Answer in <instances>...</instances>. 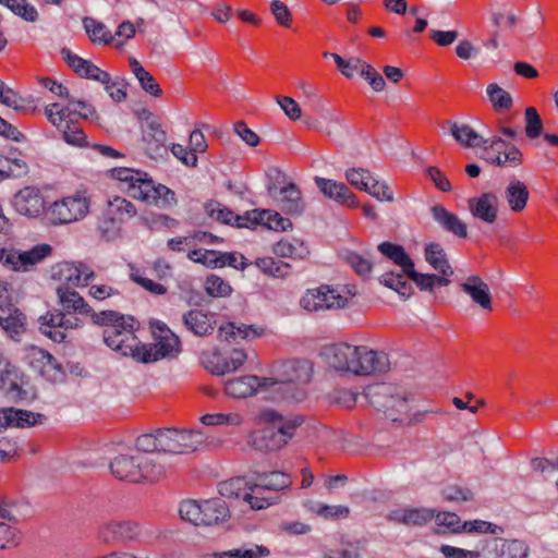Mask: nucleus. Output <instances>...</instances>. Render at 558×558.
Segmentation results:
<instances>
[{"mask_svg": "<svg viewBox=\"0 0 558 558\" xmlns=\"http://www.w3.org/2000/svg\"><path fill=\"white\" fill-rule=\"evenodd\" d=\"M291 483L288 474L275 471L258 474L254 482L241 476L227 480L218 485V492L221 497L243 500L252 510H262L279 501L270 492L286 489Z\"/></svg>", "mask_w": 558, "mask_h": 558, "instance_id": "f257e3e1", "label": "nucleus"}, {"mask_svg": "<svg viewBox=\"0 0 558 558\" xmlns=\"http://www.w3.org/2000/svg\"><path fill=\"white\" fill-rule=\"evenodd\" d=\"M322 356L335 372L355 376L384 373L389 369L390 365L386 353L345 342L326 345L322 351Z\"/></svg>", "mask_w": 558, "mask_h": 558, "instance_id": "f03ea898", "label": "nucleus"}, {"mask_svg": "<svg viewBox=\"0 0 558 558\" xmlns=\"http://www.w3.org/2000/svg\"><path fill=\"white\" fill-rule=\"evenodd\" d=\"M62 311L49 312L39 318V330L54 342L65 339V331L81 326V320L71 314L93 315L95 313L84 298L73 288L59 284L56 289Z\"/></svg>", "mask_w": 558, "mask_h": 558, "instance_id": "7ed1b4c3", "label": "nucleus"}, {"mask_svg": "<svg viewBox=\"0 0 558 558\" xmlns=\"http://www.w3.org/2000/svg\"><path fill=\"white\" fill-rule=\"evenodd\" d=\"M113 179L120 181L130 197L158 208H169L177 204L175 194L163 184L155 183L147 173L131 168H114Z\"/></svg>", "mask_w": 558, "mask_h": 558, "instance_id": "20e7f679", "label": "nucleus"}, {"mask_svg": "<svg viewBox=\"0 0 558 558\" xmlns=\"http://www.w3.org/2000/svg\"><path fill=\"white\" fill-rule=\"evenodd\" d=\"M314 367L307 360H290L278 364L275 376L267 377L269 393L278 401H300L304 397L301 386L308 384Z\"/></svg>", "mask_w": 558, "mask_h": 558, "instance_id": "39448f33", "label": "nucleus"}, {"mask_svg": "<svg viewBox=\"0 0 558 558\" xmlns=\"http://www.w3.org/2000/svg\"><path fill=\"white\" fill-rule=\"evenodd\" d=\"M258 422L270 424V427L253 432L248 437L250 446L258 451H277L292 439L294 430L301 426L302 418L283 416L272 409L262 410Z\"/></svg>", "mask_w": 558, "mask_h": 558, "instance_id": "423d86ee", "label": "nucleus"}, {"mask_svg": "<svg viewBox=\"0 0 558 558\" xmlns=\"http://www.w3.org/2000/svg\"><path fill=\"white\" fill-rule=\"evenodd\" d=\"M92 320L104 326V341L112 350L137 360L140 341L134 335V318L114 311L93 313Z\"/></svg>", "mask_w": 558, "mask_h": 558, "instance_id": "0eeeda50", "label": "nucleus"}, {"mask_svg": "<svg viewBox=\"0 0 558 558\" xmlns=\"http://www.w3.org/2000/svg\"><path fill=\"white\" fill-rule=\"evenodd\" d=\"M111 473L119 480L140 482L155 481L168 471L165 454L133 452L119 454L110 462Z\"/></svg>", "mask_w": 558, "mask_h": 558, "instance_id": "6e6552de", "label": "nucleus"}, {"mask_svg": "<svg viewBox=\"0 0 558 558\" xmlns=\"http://www.w3.org/2000/svg\"><path fill=\"white\" fill-rule=\"evenodd\" d=\"M207 436L194 429L162 428L160 429V454H165L168 470L172 466V459L179 454H187L199 450Z\"/></svg>", "mask_w": 558, "mask_h": 558, "instance_id": "1a4fd4ad", "label": "nucleus"}, {"mask_svg": "<svg viewBox=\"0 0 558 558\" xmlns=\"http://www.w3.org/2000/svg\"><path fill=\"white\" fill-rule=\"evenodd\" d=\"M371 403L392 422H405L410 411L407 393L392 385L381 384L369 389Z\"/></svg>", "mask_w": 558, "mask_h": 558, "instance_id": "9d476101", "label": "nucleus"}, {"mask_svg": "<svg viewBox=\"0 0 558 558\" xmlns=\"http://www.w3.org/2000/svg\"><path fill=\"white\" fill-rule=\"evenodd\" d=\"M179 513L184 521L194 525H213L229 518V508L220 498L203 501L185 500L180 505Z\"/></svg>", "mask_w": 558, "mask_h": 558, "instance_id": "9b49d317", "label": "nucleus"}, {"mask_svg": "<svg viewBox=\"0 0 558 558\" xmlns=\"http://www.w3.org/2000/svg\"><path fill=\"white\" fill-rule=\"evenodd\" d=\"M153 335L155 338L154 343H140L136 362L151 363L162 359H172L181 352V342L179 337L165 324H156Z\"/></svg>", "mask_w": 558, "mask_h": 558, "instance_id": "f8f14e48", "label": "nucleus"}, {"mask_svg": "<svg viewBox=\"0 0 558 558\" xmlns=\"http://www.w3.org/2000/svg\"><path fill=\"white\" fill-rule=\"evenodd\" d=\"M136 215L135 206L128 199L119 196L108 198L105 218L100 223V231L107 241L118 238L121 225Z\"/></svg>", "mask_w": 558, "mask_h": 558, "instance_id": "ddd939ff", "label": "nucleus"}, {"mask_svg": "<svg viewBox=\"0 0 558 558\" xmlns=\"http://www.w3.org/2000/svg\"><path fill=\"white\" fill-rule=\"evenodd\" d=\"M89 211V199L81 194L66 196L51 204L48 210L52 225H68L76 222Z\"/></svg>", "mask_w": 558, "mask_h": 558, "instance_id": "4468645a", "label": "nucleus"}, {"mask_svg": "<svg viewBox=\"0 0 558 558\" xmlns=\"http://www.w3.org/2000/svg\"><path fill=\"white\" fill-rule=\"evenodd\" d=\"M52 276L61 281L60 284L75 288L87 287L94 280L96 274L88 265L82 262H63L53 268Z\"/></svg>", "mask_w": 558, "mask_h": 558, "instance_id": "2eb2a0df", "label": "nucleus"}, {"mask_svg": "<svg viewBox=\"0 0 558 558\" xmlns=\"http://www.w3.org/2000/svg\"><path fill=\"white\" fill-rule=\"evenodd\" d=\"M12 206L20 215L36 218L45 210V198L37 187L25 186L14 194Z\"/></svg>", "mask_w": 558, "mask_h": 558, "instance_id": "dca6fc26", "label": "nucleus"}, {"mask_svg": "<svg viewBox=\"0 0 558 558\" xmlns=\"http://www.w3.org/2000/svg\"><path fill=\"white\" fill-rule=\"evenodd\" d=\"M140 535V525L132 521H112L98 529V538L106 544L135 541Z\"/></svg>", "mask_w": 558, "mask_h": 558, "instance_id": "f3484780", "label": "nucleus"}, {"mask_svg": "<svg viewBox=\"0 0 558 558\" xmlns=\"http://www.w3.org/2000/svg\"><path fill=\"white\" fill-rule=\"evenodd\" d=\"M51 252L48 244H40L34 246L28 251L8 250L4 266L15 271H27L34 265L40 263Z\"/></svg>", "mask_w": 558, "mask_h": 558, "instance_id": "a211bd4d", "label": "nucleus"}, {"mask_svg": "<svg viewBox=\"0 0 558 558\" xmlns=\"http://www.w3.org/2000/svg\"><path fill=\"white\" fill-rule=\"evenodd\" d=\"M182 324L194 336L207 337L216 328V314L203 308H192L182 315Z\"/></svg>", "mask_w": 558, "mask_h": 558, "instance_id": "6ab92c4d", "label": "nucleus"}, {"mask_svg": "<svg viewBox=\"0 0 558 558\" xmlns=\"http://www.w3.org/2000/svg\"><path fill=\"white\" fill-rule=\"evenodd\" d=\"M340 72L348 78H352L355 73H359L375 92H383L385 89V78L369 63L360 58L345 60Z\"/></svg>", "mask_w": 558, "mask_h": 558, "instance_id": "aec40b11", "label": "nucleus"}, {"mask_svg": "<svg viewBox=\"0 0 558 558\" xmlns=\"http://www.w3.org/2000/svg\"><path fill=\"white\" fill-rule=\"evenodd\" d=\"M247 354L240 349L232 350L228 355L214 353L203 361L207 371L214 375H225L236 371L243 365Z\"/></svg>", "mask_w": 558, "mask_h": 558, "instance_id": "412c9836", "label": "nucleus"}, {"mask_svg": "<svg viewBox=\"0 0 558 558\" xmlns=\"http://www.w3.org/2000/svg\"><path fill=\"white\" fill-rule=\"evenodd\" d=\"M225 390L234 398H246L260 390L269 392L268 378L250 375L230 379L226 383Z\"/></svg>", "mask_w": 558, "mask_h": 558, "instance_id": "4be33fe9", "label": "nucleus"}, {"mask_svg": "<svg viewBox=\"0 0 558 558\" xmlns=\"http://www.w3.org/2000/svg\"><path fill=\"white\" fill-rule=\"evenodd\" d=\"M269 194L276 199L278 206L287 214L301 215L305 208L302 193L294 183H288L278 192L269 189Z\"/></svg>", "mask_w": 558, "mask_h": 558, "instance_id": "5701e85b", "label": "nucleus"}, {"mask_svg": "<svg viewBox=\"0 0 558 558\" xmlns=\"http://www.w3.org/2000/svg\"><path fill=\"white\" fill-rule=\"evenodd\" d=\"M61 54L69 66L72 68L81 77L94 80L100 83L109 82V73L102 71L90 61L74 54L70 49L62 48Z\"/></svg>", "mask_w": 558, "mask_h": 558, "instance_id": "b1692460", "label": "nucleus"}, {"mask_svg": "<svg viewBox=\"0 0 558 558\" xmlns=\"http://www.w3.org/2000/svg\"><path fill=\"white\" fill-rule=\"evenodd\" d=\"M499 199L496 194L487 192L469 199V210L473 217L486 223H494L498 217Z\"/></svg>", "mask_w": 558, "mask_h": 558, "instance_id": "393cba45", "label": "nucleus"}, {"mask_svg": "<svg viewBox=\"0 0 558 558\" xmlns=\"http://www.w3.org/2000/svg\"><path fill=\"white\" fill-rule=\"evenodd\" d=\"M44 415L27 410L5 408L0 410V433L8 427H29L43 423Z\"/></svg>", "mask_w": 558, "mask_h": 558, "instance_id": "a878e982", "label": "nucleus"}, {"mask_svg": "<svg viewBox=\"0 0 558 558\" xmlns=\"http://www.w3.org/2000/svg\"><path fill=\"white\" fill-rule=\"evenodd\" d=\"M461 289L466 293L473 303L484 311L493 310V300L488 284L478 276H470L460 283Z\"/></svg>", "mask_w": 558, "mask_h": 558, "instance_id": "bb28decb", "label": "nucleus"}, {"mask_svg": "<svg viewBox=\"0 0 558 558\" xmlns=\"http://www.w3.org/2000/svg\"><path fill=\"white\" fill-rule=\"evenodd\" d=\"M315 183L326 197L341 205H347L350 207L356 205L355 195L345 184L319 177L315 178Z\"/></svg>", "mask_w": 558, "mask_h": 558, "instance_id": "cd10ccee", "label": "nucleus"}, {"mask_svg": "<svg viewBox=\"0 0 558 558\" xmlns=\"http://www.w3.org/2000/svg\"><path fill=\"white\" fill-rule=\"evenodd\" d=\"M434 220L447 232L457 238L465 239L468 236L466 225L454 214L447 210L441 205H435L430 209Z\"/></svg>", "mask_w": 558, "mask_h": 558, "instance_id": "c85d7f7f", "label": "nucleus"}, {"mask_svg": "<svg viewBox=\"0 0 558 558\" xmlns=\"http://www.w3.org/2000/svg\"><path fill=\"white\" fill-rule=\"evenodd\" d=\"M166 140V132L157 121H146L143 129V142L145 144V151L149 157L154 158L160 155V151L165 148Z\"/></svg>", "mask_w": 558, "mask_h": 558, "instance_id": "c756f323", "label": "nucleus"}, {"mask_svg": "<svg viewBox=\"0 0 558 558\" xmlns=\"http://www.w3.org/2000/svg\"><path fill=\"white\" fill-rule=\"evenodd\" d=\"M433 517L432 510L410 507H399L388 513L390 521L405 525H423Z\"/></svg>", "mask_w": 558, "mask_h": 558, "instance_id": "7c9ffc66", "label": "nucleus"}, {"mask_svg": "<svg viewBox=\"0 0 558 558\" xmlns=\"http://www.w3.org/2000/svg\"><path fill=\"white\" fill-rule=\"evenodd\" d=\"M20 372L12 365L0 350V383L12 398H22V387L19 384Z\"/></svg>", "mask_w": 558, "mask_h": 558, "instance_id": "2f4dec72", "label": "nucleus"}, {"mask_svg": "<svg viewBox=\"0 0 558 558\" xmlns=\"http://www.w3.org/2000/svg\"><path fill=\"white\" fill-rule=\"evenodd\" d=\"M494 544L495 558H527L530 555L529 545L521 539H506L497 537L496 541H489Z\"/></svg>", "mask_w": 558, "mask_h": 558, "instance_id": "473e14b6", "label": "nucleus"}, {"mask_svg": "<svg viewBox=\"0 0 558 558\" xmlns=\"http://www.w3.org/2000/svg\"><path fill=\"white\" fill-rule=\"evenodd\" d=\"M304 122L306 126L323 132L329 136L339 135L344 128V121L336 113L325 110L320 117L315 119L305 117Z\"/></svg>", "mask_w": 558, "mask_h": 558, "instance_id": "72a5a7b5", "label": "nucleus"}, {"mask_svg": "<svg viewBox=\"0 0 558 558\" xmlns=\"http://www.w3.org/2000/svg\"><path fill=\"white\" fill-rule=\"evenodd\" d=\"M451 135L462 146L465 147H482L487 150L488 140L481 136L468 124H459L454 121L447 122Z\"/></svg>", "mask_w": 558, "mask_h": 558, "instance_id": "f704fd0d", "label": "nucleus"}, {"mask_svg": "<svg viewBox=\"0 0 558 558\" xmlns=\"http://www.w3.org/2000/svg\"><path fill=\"white\" fill-rule=\"evenodd\" d=\"M529 197L530 193L526 185L517 179L511 180L504 192V198L514 213H520L526 207Z\"/></svg>", "mask_w": 558, "mask_h": 558, "instance_id": "c9c22d12", "label": "nucleus"}, {"mask_svg": "<svg viewBox=\"0 0 558 558\" xmlns=\"http://www.w3.org/2000/svg\"><path fill=\"white\" fill-rule=\"evenodd\" d=\"M4 307H8V315L0 316V327L11 339L17 340L25 331L26 318L22 312L12 307L10 303Z\"/></svg>", "mask_w": 558, "mask_h": 558, "instance_id": "e433bc0d", "label": "nucleus"}, {"mask_svg": "<svg viewBox=\"0 0 558 558\" xmlns=\"http://www.w3.org/2000/svg\"><path fill=\"white\" fill-rule=\"evenodd\" d=\"M219 338L225 340H253L263 333L262 328H256L253 325H239L228 323L219 327Z\"/></svg>", "mask_w": 558, "mask_h": 558, "instance_id": "4c0bfd02", "label": "nucleus"}, {"mask_svg": "<svg viewBox=\"0 0 558 558\" xmlns=\"http://www.w3.org/2000/svg\"><path fill=\"white\" fill-rule=\"evenodd\" d=\"M324 294L326 295L323 310H333L345 307L356 292L349 287H330L324 284Z\"/></svg>", "mask_w": 558, "mask_h": 558, "instance_id": "58836bf2", "label": "nucleus"}, {"mask_svg": "<svg viewBox=\"0 0 558 558\" xmlns=\"http://www.w3.org/2000/svg\"><path fill=\"white\" fill-rule=\"evenodd\" d=\"M426 262L440 275L449 277L453 270L448 263L445 250L438 243H429L425 247Z\"/></svg>", "mask_w": 558, "mask_h": 558, "instance_id": "ea45409f", "label": "nucleus"}, {"mask_svg": "<svg viewBox=\"0 0 558 558\" xmlns=\"http://www.w3.org/2000/svg\"><path fill=\"white\" fill-rule=\"evenodd\" d=\"M274 253L280 257L304 259L310 255V250L298 239H286L275 244Z\"/></svg>", "mask_w": 558, "mask_h": 558, "instance_id": "a19ab883", "label": "nucleus"}, {"mask_svg": "<svg viewBox=\"0 0 558 558\" xmlns=\"http://www.w3.org/2000/svg\"><path fill=\"white\" fill-rule=\"evenodd\" d=\"M82 23L89 39L94 44L109 45L113 43L114 36L104 23L89 16L84 17Z\"/></svg>", "mask_w": 558, "mask_h": 558, "instance_id": "79ce46f5", "label": "nucleus"}, {"mask_svg": "<svg viewBox=\"0 0 558 558\" xmlns=\"http://www.w3.org/2000/svg\"><path fill=\"white\" fill-rule=\"evenodd\" d=\"M405 275L415 282V284L422 291L432 292L435 287H446L450 283L448 277L444 275H432V274H421L414 269V266L411 267Z\"/></svg>", "mask_w": 558, "mask_h": 558, "instance_id": "37998d69", "label": "nucleus"}, {"mask_svg": "<svg viewBox=\"0 0 558 558\" xmlns=\"http://www.w3.org/2000/svg\"><path fill=\"white\" fill-rule=\"evenodd\" d=\"M130 68L138 80L141 87L148 94L158 97L162 94V90L156 80L147 72L142 64L133 57L129 59Z\"/></svg>", "mask_w": 558, "mask_h": 558, "instance_id": "c03bdc74", "label": "nucleus"}, {"mask_svg": "<svg viewBox=\"0 0 558 558\" xmlns=\"http://www.w3.org/2000/svg\"><path fill=\"white\" fill-rule=\"evenodd\" d=\"M378 251L384 256L399 265L404 274L414 265L413 260L401 245L390 242H383L378 245Z\"/></svg>", "mask_w": 558, "mask_h": 558, "instance_id": "a18cd8bd", "label": "nucleus"}, {"mask_svg": "<svg viewBox=\"0 0 558 558\" xmlns=\"http://www.w3.org/2000/svg\"><path fill=\"white\" fill-rule=\"evenodd\" d=\"M256 267L264 274L284 279L290 275L291 266L284 262H277L272 257H260L255 260Z\"/></svg>", "mask_w": 558, "mask_h": 558, "instance_id": "49530a36", "label": "nucleus"}, {"mask_svg": "<svg viewBox=\"0 0 558 558\" xmlns=\"http://www.w3.org/2000/svg\"><path fill=\"white\" fill-rule=\"evenodd\" d=\"M206 214L222 223L235 226L236 215L219 202L210 201L205 205Z\"/></svg>", "mask_w": 558, "mask_h": 558, "instance_id": "de8ad7c7", "label": "nucleus"}, {"mask_svg": "<svg viewBox=\"0 0 558 558\" xmlns=\"http://www.w3.org/2000/svg\"><path fill=\"white\" fill-rule=\"evenodd\" d=\"M522 151L518 147L511 145L507 151H498L497 156L488 157L487 160L499 167L509 166L515 168L522 163Z\"/></svg>", "mask_w": 558, "mask_h": 558, "instance_id": "09e8293b", "label": "nucleus"}, {"mask_svg": "<svg viewBox=\"0 0 558 558\" xmlns=\"http://www.w3.org/2000/svg\"><path fill=\"white\" fill-rule=\"evenodd\" d=\"M324 294V284L315 288L310 289L305 292V294L302 296L300 304L301 306L308 312H317L323 310V303H325Z\"/></svg>", "mask_w": 558, "mask_h": 558, "instance_id": "8fccbe9b", "label": "nucleus"}, {"mask_svg": "<svg viewBox=\"0 0 558 558\" xmlns=\"http://www.w3.org/2000/svg\"><path fill=\"white\" fill-rule=\"evenodd\" d=\"M525 135L530 140L537 138L543 132V121L534 107H527L524 111Z\"/></svg>", "mask_w": 558, "mask_h": 558, "instance_id": "3c124183", "label": "nucleus"}, {"mask_svg": "<svg viewBox=\"0 0 558 558\" xmlns=\"http://www.w3.org/2000/svg\"><path fill=\"white\" fill-rule=\"evenodd\" d=\"M201 422L204 425H226V426H239L243 420L239 413H215L205 414L201 417Z\"/></svg>", "mask_w": 558, "mask_h": 558, "instance_id": "603ef678", "label": "nucleus"}, {"mask_svg": "<svg viewBox=\"0 0 558 558\" xmlns=\"http://www.w3.org/2000/svg\"><path fill=\"white\" fill-rule=\"evenodd\" d=\"M16 15L23 17L27 22H35L38 17L37 10L28 4L26 0H0Z\"/></svg>", "mask_w": 558, "mask_h": 558, "instance_id": "864d4df0", "label": "nucleus"}, {"mask_svg": "<svg viewBox=\"0 0 558 558\" xmlns=\"http://www.w3.org/2000/svg\"><path fill=\"white\" fill-rule=\"evenodd\" d=\"M462 530L469 533H482L492 535H501L505 532L502 526L484 520L465 521L462 524Z\"/></svg>", "mask_w": 558, "mask_h": 558, "instance_id": "5fc2aeb1", "label": "nucleus"}, {"mask_svg": "<svg viewBox=\"0 0 558 558\" xmlns=\"http://www.w3.org/2000/svg\"><path fill=\"white\" fill-rule=\"evenodd\" d=\"M205 290L213 298H225L232 291L230 284L216 275H210L206 278Z\"/></svg>", "mask_w": 558, "mask_h": 558, "instance_id": "6e6d98bb", "label": "nucleus"}, {"mask_svg": "<svg viewBox=\"0 0 558 558\" xmlns=\"http://www.w3.org/2000/svg\"><path fill=\"white\" fill-rule=\"evenodd\" d=\"M160 429L150 434H144L136 439V451L143 453H156L160 451Z\"/></svg>", "mask_w": 558, "mask_h": 558, "instance_id": "4d7b16f0", "label": "nucleus"}, {"mask_svg": "<svg viewBox=\"0 0 558 558\" xmlns=\"http://www.w3.org/2000/svg\"><path fill=\"white\" fill-rule=\"evenodd\" d=\"M373 177L374 175L371 171L364 168H352L345 171V179L348 182L364 192L372 182Z\"/></svg>", "mask_w": 558, "mask_h": 558, "instance_id": "13d9d810", "label": "nucleus"}, {"mask_svg": "<svg viewBox=\"0 0 558 558\" xmlns=\"http://www.w3.org/2000/svg\"><path fill=\"white\" fill-rule=\"evenodd\" d=\"M487 95L495 108L509 109L512 105V98L510 94L497 84H489L487 86Z\"/></svg>", "mask_w": 558, "mask_h": 558, "instance_id": "bf43d9fd", "label": "nucleus"}, {"mask_svg": "<svg viewBox=\"0 0 558 558\" xmlns=\"http://www.w3.org/2000/svg\"><path fill=\"white\" fill-rule=\"evenodd\" d=\"M371 196L379 202H393V193L385 181H380L375 177L365 190Z\"/></svg>", "mask_w": 558, "mask_h": 558, "instance_id": "052dcab7", "label": "nucleus"}, {"mask_svg": "<svg viewBox=\"0 0 558 558\" xmlns=\"http://www.w3.org/2000/svg\"><path fill=\"white\" fill-rule=\"evenodd\" d=\"M345 262L355 270V272L361 277H367L369 276L373 264L364 258L363 256L359 255L355 252H347L344 254Z\"/></svg>", "mask_w": 558, "mask_h": 558, "instance_id": "680f3d73", "label": "nucleus"}, {"mask_svg": "<svg viewBox=\"0 0 558 558\" xmlns=\"http://www.w3.org/2000/svg\"><path fill=\"white\" fill-rule=\"evenodd\" d=\"M189 258L206 267L218 268L219 252L210 250H193L189 253Z\"/></svg>", "mask_w": 558, "mask_h": 558, "instance_id": "e2e57ef3", "label": "nucleus"}, {"mask_svg": "<svg viewBox=\"0 0 558 558\" xmlns=\"http://www.w3.org/2000/svg\"><path fill=\"white\" fill-rule=\"evenodd\" d=\"M265 215H268L266 209H254L246 211L244 215H236L235 227L238 228H252L257 225H262L265 220Z\"/></svg>", "mask_w": 558, "mask_h": 558, "instance_id": "0e129e2a", "label": "nucleus"}, {"mask_svg": "<svg viewBox=\"0 0 558 558\" xmlns=\"http://www.w3.org/2000/svg\"><path fill=\"white\" fill-rule=\"evenodd\" d=\"M130 278L132 281L136 282L137 284L143 287L146 291H148L153 294L162 295L167 292V288L165 286L144 277L137 269L132 268Z\"/></svg>", "mask_w": 558, "mask_h": 558, "instance_id": "69168bd1", "label": "nucleus"}, {"mask_svg": "<svg viewBox=\"0 0 558 558\" xmlns=\"http://www.w3.org/2000/svg\"><path fill=\"white\" fill-rule=\"evenodd\" d=\"M436 522L440 529H444L440 530V532L459 533L463 531L460 518L452 512L438 513L436 517Z\"/></svg>", "mask_w": 558, "mask_h": 558, "instance_id": "338daca9", "label": "nucleus"}, {"mask_svg": "<svg viewBox=\"0 0 558 558\" xmlns=\"http://www.w3.org/2000/svg\"><path fill=\"white\" fill-rule=\"evenodd\" d=\"M76 116V111L72 110L70 106L63 107L61 109L56 110V113H51L49 110L47 120L58 130H62L65 128L66 123L73 122V117Z\"/></svg>", "mask_w": 558, "mask_h": 558, "instance_id": "774afa93", "label": "nucleus"}]
</instances>
